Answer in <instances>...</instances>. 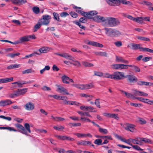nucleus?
<instances>
[{
    "mask_svg": "<svg viewBox=\"0 0 153 153\" xmlns=\"http://www.w3.org/2000/svg\"><path fill=\"white\" fill-rule=\"evenodd\" d=\"M131 45L132 47L131 48L133 50L139 49L140 51H142L143 47L140 46V44L132 43Z\"/></svg>",
    "mask_w": 153,
    "mask_h": 153,
    "instance_id": "14",
    "label": "nucleus"
},
{
    "mask_svg": "<svg viewBox=\"0 0 153 153\" xmlns=\"http://www.w3.org/2000/svg\"><path fill=\"white\" fill-rule=\"evenodd\" d=\"M104 30L105 31L106 34L109 36H116L121 35V33L116 29L105 27Z\"/></svg>",
    "mask_w": 153,
    "mask_h": 153,
    "instance_id": "2",
    "label": "nucleus"
},
{
    "mask_svg": "<svg viewBox=\"0 0 153 153\" xmlns=\"http://www.w3.org/2000/svg\"><path fill=\"white\" fill-rule=\"evenodd\" d=\"M106 24L109 27H114L119 25L120 22L117 19L112 17H108Z\"/></svg>",
    "mask_w": 153,
    "mask_h": 153,
    "instance_id": "3",
    "label": "nucleus"
},
{
    "mask_svg": "<svg viewBox=\"0 0 153 153\" xmlns=\"http://www.w3.org/2000/svg\"><path fill=\"white\" fill-rule=\"evenodd\" d=\"M117 6L120 5V3H122L123 4L128 5L130 4V2L128 1H127L126 0H117Z\"/></svg>",
    "mask_w": 153,
    "mask_h": 153,
    "instance_id": "27",
    "label": "nucleus"
},
{
    "mask_svg": "<svg viewBox=\"0 0 153 153\" xmlns=\"http://www.w3.org/2000/svg\"><path fill=\"white\" fill-rule=\"evenodd\" d=\"M42 24L40 22H39L36 24L34 26L33 29V32H36L41 27Z\"/></svg>",
    "mask_w": 153,
    "mask_h": 153,
    "instance_id": "29",
    "label": "nucleus"
},
{
    "mask_svg": "<svg viewBox=\"0 0 153 153\" xmlns=\"http://www.w3.org/2000/svg\"><path fill=\"white\" fill-rule=\"evenodd\" d=\"M53 128L56 130L60 131L64 129V127L62 126H54Z\"/></svg>",
    "mask_w": 153,
    "mask_h": 153,
    "instance_id": "54",
    "label": "nucleus"
},
{
    "mask_svg": "<svg viewBox=\"0 0 153 153\" xmlns=\"http://www.w3.org/2000/svg\"><path fill=\"white\" fill-rule=\"evenodd\" d=\"M56 137L59 139L61 140H66V136H65L56 135Z\"/></svg>",
    "mask_w": 153,
    "mask_h": 153,
    "instance_id": "61",
    "label": "nucleus"
},
{
    "mask_svg": "<svg viewBox=\"0 0 153 153\" xmlns=\"http://www.w3.org/2000/svg\"><path fill=\"white\" fill-rule=\"evenodd\" d=\"M133 148L137 150H143V149H141L139 146L137 145H133L132 146Z\"/></svg>",
    "mask_w": 153,
    "mask_h": 153,
    "instance_id": "62",
    "label": "nucleus"
},
{
    "mask_svg": "<svg viewBox=\"0 0 153 153\" xmlns=\"http://www.w3.org/2000/svg\"><path fill=\"white\" fill-rule=\"evenodd\" d=\"M107 3L111 6H117V0H106Z\"/></svg>",
    "mask_w": 153,
    "mask_h": 153,
    "instance_id": "22",
    "label": "nucleus"
},
{
    "mask_svg": "<svg viewBox=\"0 0 153 153\" xmlns=\"http://www.w3.org/2000/svg\"><path fill=\"white\" fill-rule=\"evenodd\" d=\"M145 5L147 6L148 7V9L151 10L153 4L151 2L146 1Z\"/></svg>",
    "mask_w": 153,
    "mask_h": 153,
    "instance_id": "43",
    "label": "nucleus"
},
{
    "mask_svg": "<svg viewBox=\"0 0 153 153\" xmlns=\"http://www.w3.org/2000/svg\"><path fill=\"white\" fill-rule=\"evenodd\" d=\"M132 138H129L127 140H126V139H125V140H124L123 142H125V143L132 146V144L131 143H132Z\"/></svg>",
    "mask_w": 153,
    "mask_h": 153,
    "instance_id": "50",
    "label": "nucleus"
},
{
    "mask_svg": "<svg viewBox=\"0 0 153 153\" xmlns=\"http://www.w3.org/2000/svg\"><path fill=\"white\" fill-rule=\"evenodd\" d=\"M68 125L70 127H72V126L76 127L80 126H81V124L80 123H69Z\"/></svg>",
    "mask_w": 153,
    "mask_h": 153,
    "instance_id": "41",
    "label": "nucleus"
},
{
    "mask_svg": "<svg viewBox=\"0 0 153 153\" xmlns=\"http://www.w3.org/2000/svg\"><path fill=\"white\" fill-rule=\"evenodd\" d=\"M33 12L36 14H37L39 12V9L38 7H33Z\"/></svg>",
    "mask_w": 153,
    "mask_h": 153,
    "instance_id": "48",
    "label": "nucleus"
},
{
    "mask_svg": "<svg viewBox=\"0 0 153 153\" xmlns=\"http://www.w3.org/2000/svg\"><path fill=\"white\" fill-rule=\"evenodd\" d=\"M100 99H97L96 100L94 103L96 106L99 108H100L101 107L100 105V102L99 101Z\"/></svg>",
    "mask_w": 153,
    "mask_h": 153,
    "instance_id": "51",
    "label": "nucleus"
},
{
    "mask_svg": "<svg viewBox=\"0 0 153 153\" xmlns=\"http://www.w3.org/2000/svg\"><path fill=\"white\" fill-rule=\"evenodd\" d=\"M27 91V88H24L23 89H18L16 91L17 94L18 96H19L22 95H23Z\"/></svg>",
    "mask_w": 153,
    "mask_h": 153,
    "instance_id": "16",
    "label": "nucleus"
},
{
    "mask_svg": "<svg viewBox=\"0 0 153 153\" xmlns=\"http://www.w3.org/2000/svg\"><path fill=\"white\" fill-rule=\"evenodd\" d=\"M13 80V78L11 77L6 78L0 79V84L1 83H7Z\"/></svg>",
    "mask_w": 153,
    "mask_h": 153,
    "instance_id": "20",
    "label": "nucleus"
},
{
    "mask_svg": "<svg viewBox=\"0 0 153 153\" xmlns=\"http://www.w3.org/2000/svg\"><path fill=\"white\" fill-rule=\"evenodd\" d=\"M48 97H53L54 98L56 99V100H60V96L57 95H48Z\"/></svg>",
    "mask_w": 153,
    "mask_h": 153,
    "instance_id": "52",
    "label": "nucleus"
},
{
    "mask_svg": "<svg viewBox=\"0 0 153 153\" xmlns=\"http://www.w3.org/2000/svg\"><path fill=\"white\" fill-rule=\"evenodd\" d=\"M82 65L86 67H92L94 66V64L92 63H89L86 62H82Z\"/></svg>",
    "mask_w": 153,
    "mask_h": 153,
    "instance_id": "44",
    "label": "nucleus"
},
{
    "mask_svg": "<svg viewBox=\"0 0 153 153\" xmlns=\"http://www.w3.org/2000/svg\"><path fill=\"white\" fill-rule=\"evenodd\" d=\"M56 91L59 93L63 95L69 94L68 90L63 87H59L57 88Z\"/></svg>",
    "mask_w": 153,
    "mask_h": 153,
    "instance_id": "10",
    "label": "nucleus"
},
{
    "mask_svg": "<svg viewBox=\"0 0 153 153\" xmlns=\"http://www.w3.org/2000/svg\"><path fill=\"white\" fill-rule=\"evenodd\" d=\"M51 16L48 15H45L42 16V18L39 21L42 25H47L50 22V19Z\"/></svg>",
    "mask_w": 153,
    "mask_h": 153,
    "instance_id": "5",
    "label": "nucleus"
},
{
    "mask_svg": "<svg viewBox=\"0 0 153 153\" xmlns=\"http://www.w3.org/2000/svg\"><path fill=\"white\" fill-rule=\"evenodd\" d=\"M88 109H87V111H88L90 112H96L97 110H96V109L94 108V107H92L88 106V107H87Z\"/></svg>",
    "mask_w": 153,
    "mask_h": 153,
    "instance_id": "38",
    "label": "nucleus"
},
{
    "mask_svg": "<svg viewBox=\"0 0 153 153\" xmlns=\"http://www.w3.org/2000/svg\"><path fill=\"white\" fill-rule=\"evenodd\" d=\"M108 17H104L100 16H97L95 20H97L99 22H105L106 24Z\"/></svg>",
    "mask_w": 153,
    "mask_h": 153,
    "instance_id": "12",
    "label": "nucleus"
},
{
    "mask_svg": "<svg viewBox=\"0 0 153 153\" xmlns=\"http://www.w3.org/2000/svg\"><path fill=\"white\" fill-rule=\"evenodd\" d=\"M122 92L124 93V94L126 96V97L128 98H131L132 96V94L130 93H127L124 91H122Z\"/></svg>",
    "mask_w": 153,
    "mask_h": 153,
    "instance_id": "60",
    "label": "nucleus"
},
{
    "mask_svg": "<svg viewBox=\"0 0 153 153\" xmlns=\"http://www.w3.org/2000/svg\"><path fill=\"white\" fill-rule=\"evenodd\" d=\"M54 54L73 61L74 62L72 63V64L75 66L78 67L81 66V64L79 61L75 60L74 57H72L71 55H69L68 53H55Z\"/></svg>",
    "mask_w": 153,
    "mask_h": 153,
    "instance_id": "1",
    "label": "nucleus"
},
{
    "mask_svg": "<svg viewBox=\"0 0 153 153\" xmlns=\"http://www.w3.org/2000/svg\"><path fill=\"white\" fill-rule=\"evenodd\" d=\"M137 38L138 39L143 41H149L150 40V39L149 38L144 36H137Z\"/></svg>",
    "mask_w": 153,
    "mask_h": 153,
    "instance_id": "36",
    "label": "nucleus"
},
{
    "mask_svg": "<svg viewBox=\"0 0 153 153\" xmlns=\"http://www.w3.org/2000/svg\"><path fill=\"white\" fill-rule=\"evenodd\" d=\"M137 122L140 124L143 125H145L147 123L146 121L143 118L141 117H138Z\"/></svg>",
    "mask_w": 153,
    "mask_h": 153,
    "instance_id": "18",
    "label": "nucleus"
},
{
    "mask_svg": "<svg viewBox=\"0 0 153 153\" xmlns=\"http://www.w3.org/2000/svg\"><path fill=\"white\" fill-rule=\"evenodd\" d=\"M110 117L113 118L117 120L119 119V117L118 116V114H111Z\"/></svg>",
    "mask_w": 153,
    "mask_h": 153,
    "instance_id": "56",
    "label": "nucleus"
},
{
    "mask_svg": "<svg viewBox=\"0 0 153 153\" xmlns=\"http://www.w3.org/2000/svg\"><path fill=\"white\" fill-rule=\"evenodd\" d=\"M48 48L47 47H43L40 48L39 51L41 53H46L48 51Z\"/></svg>",
    "mask_w": 153,
    "mask_h": 153,
    "instance_id": "34",
    "label": "nucleus"
},
{
    "mask_svg": "<svg viewBox=\"0 0 153 153\" xmlns=\"http://www.w3.org/2000/svg\"><path fill=\"white\" fill-rule=\"evenodd\" d=\"M132 143L134 144H136L139 145H142L141 142L139 141L138 139H134L132 138Z\"/></svg>",
    "mask_w": 153,
    "mask_h": 153,
    "instance_id": "35",
    "label": "nucleus"
},
{
    "mask_svg": "<svg viewBox=\"0 0 153 153\" xmlns=\"http://www.w3.org/2000/svg\"><path fill=\"white\" fill-rule=\"evenodd\" d=\"M76 12L81 14L82 15L85 17V12L79 9L76 10Z\"/></svg>",
    "mask_w": 153,
    "mask_h": 153,
    "instance_id": "57",
    "label": "nucleus"
},
{
    "mask_svg": "<svg viewBox=\"0 0 153 153\" xmlns=\"http://www.w3.org/2000/svg\"><path fill=\"white\" fill-rule=\"evenodd\" d=\"M69 15V14L65 12H62L60 14V16L62 17H65Z\"/></svg>",
    "mask_w": 153,
    "mask_h": 153,
    "instance_id": "64",
    "label": "nucleus"
},
{
    "mask_svg": "<svg viewBox=\"0 0 153 153\" xmlns=\"http://www.w3.org/2000/svg\"><path fill=\"white\" fill-rule=\"evenodd\" d=\"M94 75L101 77L103 76V74L101 72L94 71Z\"/></svg>",
    "mask_w": 153,
    "mask_h": 153,
    "instance_id": "49",
    "label": "nucleus"
},
{
    "mask_svg": "<svg viewBox=\"0 0 153 153\" xmlns=\"http://www.w3.org/2000/svg\"><path fill=\"white\" fill-rule=\"evenodd\" d=\"M15 126L18 128V131L23 134L27 135V132L24 128L22 125L17 123L15 125Z\"/></svg>",
    "mask_w": 153,
    "mask_h": 153,
    "instance_id": "6",
    "label": "nucleus"
},
{
    "mask_svg": "<svg viewBox=\"0 0 153 153\" xmlns=\"http://www.w3.org/2000/svg\"><path fill=\"white\" fill-rule=\"evenodd\" d=\"M31 81H19L18 82H16L12 83V84H17L18 85H23L24 84L30 83Z\"/></svg>",
    "mask_w": 153,
    "mask_h": 153,
    "instance_id": "25",
    "label": "nucleus"
},
{
    "mask_svg": "<svg viewBox=\"0 0 153 153\" xmlns=\"http://www.w3.org/2000/svg\"><path fill=\"white\" fill-rule=\"evenodd\" d=\"M114 44L117 47L121 46L122 45V42L120 41H118L114 42Z\"/></svg>",
    "mask_w": 153,
    "mask_h": 153,
    "instance_id": "59",
    "label": "nucleus"
},
{
    "mask_svg": "<svg viewBox=\"0 0 153 153\" xmlns=\"http://www.w3.org/2000/svg\"><path fill=\"white\" fill-rule=\"evenodd\" d=\"M138 100L145 103L150 104L151 101L147 99H144L142 97H139Z\"/></svg>",
    "mask_w": 153,
    "mask_h": 153,
    "instance_id": "32",
    "label": "nucleus"
},
{
    "mask_svg": "<svg viewBox=\"0 0 153 153\" xmlns=\"http://www.w3.org/2000/svg\"><path fill=\"white\" fill-rule=\"evenodd\" d=\"M62 82L68 84L74 82L73 80L72 79H70L65 75H64L62 77Z\"/></svg>",
    "mask_w": 153,
    "mask_h": 153,
    "instance_id": "9",
    "label": "nucleus"
},
{
    "mask_svg": "<svg viewBox=\"0 0 153 153\" xmlns=\"http://www.w3.org/2000/svg\"><path fill=\"white\" fill-rule=\"evenodd\" d=\"M126 77H128V80L130 82H136L137 81V79L136 77L132 75H128L126 76Z\"/></svg>",
    "mask_w": 153,
    "mask_h": 153,
    "instance_id": "19",
    "label": "nucleus"
},
{
    "mask_svg": "<svg viewBox=\"0 0 153 153\" xmlns=\"http://www.w3.org/2000/svg\"><path fill=\"white\" fill-rule=\"evenodd\" d=\"M112 79L117 80L123 79L126 78L123 72L118 71L115 72L112 74Z\"/></svg>",
    "mask_w": 153,
    "mask_h": 153,
    "instance_id": "4",
    "label": "nucleus"
},
{
    "mask_svg": "<svg viewBox=\"0 0 153 153\" xmlns=\"http://www.w3.org/2000/svg\"><path fill=\"white\" fill-rule=\"evenodd\" d=\"M134 21L138 23H141L143 22L142 17L135 18L134 19Z\"/></svg>",
    "mask_w": 153,
    "mask_h": 153,
    "instance_id": "46",
    "label": "nucleus"
},
{
    "mask_svg": "<svg viewBox=\"0 0 153 153\" xmlns=\"http://www.w3.org/2000/svg\"><path fill=\"white\" fill-rule=\"evenodd\" d=\"M125 128L126 130L130 131L132 132L134 131L135 127V125L132 124L126 123L125 124Z\"/></svg>",
    "mask_w": 153,
    "mask_h": 153,
    "instance_id": "8",
    "label": "nucleus"
},
{
    "mask_svg": "<svg viewBox=\"0 0 153 153\" xmlns=\"http://www.w3.org/2000/svg\"><path fill=\"white\" fill-rule=\"evenodd\" d=\"M27 2L26 0H13L12 2L15 4H22Z\"/></svg>",
    "mask_w": 153,
    "mask_h": 153,
    "instance_id": "24",
    "label": "nucleus"
},
{
    "mask_svg": "<svg viewBox=\"0 0 153 153\" xmlns=\"http://www.w3.org/2000/svg\"><path fill=\"white\" fill-rule=\"evenodd\" d=\"M30 36H25L20 38L19 40L15 41V42H18L19 43L18 44L25 42L29 40V39L30 38Z\"/></svg>",
    "mask_w": 153,
    "mask_h": 153,
    "instance_id": "15",
    "label": "nucleus"
},
{
    "mask_svg": "<svg viewBox=\"0 0 153 153\" xmlns=\"http://www.w3.org/2000/svg\"><path fill=\"white\" fill-rule=\"evenodd\" d=\"M80 95L81 97H84L87 98H88V97H90V99H87L88 101H89L92 100L93 97L92 95H88L85 94H80Z\"/></svg>",
    "mask_w": 153,
    "mask_h": 153,
    "instance_id": "28",
    "label": "nucleus"
},
{
    "mask_svg": "<svg viewBox=\"0 0 153 153\" xmlns=\"http://www.w3.org/2000/svg\"><path fill=\"white\" fill-rule=\"evenodd\" d=\"M81 119L83 121L88 122H91V120L87 117H81Z\"/></svg>",
    "mask_w": 153,
    "mask_h": 153,
    "instance_id": "55",
    "label": "nucleus"
},
{
    "mask_svg": "<svg viewBox=\"0 0 153 153\" xmlns=\"http://www.w3.org/2000/svg\"><path fill=\"white\" fill-rule=\"evenodd\" d=\"M142 51L148 52L150 53H153V50L146 48H143Z\"/></svg>",
    "mask_w": 153,
    "mask_h": 153,
    "instance_id": "45",
    "label": "nucleus"
},
{
    "mask_svg": "<svg viewBox=\"0 0 153 153\" xmlns=\"http://www.w3.org/2000/svg\"><path fill=\"white\" fill-rule=\"evenodd\" d=\"M102 140L100 139H96L94 142V144L98 145H102Z\"/></svg>",
    "mask_w": 153,
    "mask_h": 153,
    "instance_id": "42",
    "label": "nucleus"
},
{
    "mask_svg": "<svg viewBox=\"0 0 153 153\" xmlns=\"http://www.w3.org/2000/svg\"><path fill=\"white\" fill-rule=\"evenodd\" d=\"M12 102L10 100H2L0 101V106H6L11 104Z\"/></svg>",
    "mask_w": 153,
    "mask_h": 153,
    "instance_id": "17",
    "label": "nucleus"
},
{
    "mask_svg": "<svg viewBox=\"0 0 153 153\" xmlns=\"http://www.w3.org/2000/svg\"><path fill=\"white\" fill-rule=\"evenodd\" d=\"M85 43L88 45H91L93 46L98 47L100 48L103 47V45L100 43L93 41H91L89 40L86 41Z\"/></svg>",
    "mask_w": 153,
    "mask_h": 153,
    "instance_id": "11",
    "label": "nucleus"
},
{
    "mask_svg": "<svg viewBox=\"0 0 153 153\" xmlns=\"http://www.w3.org/2000/svg\"><path fill=\"white\" fill-rule=\"evenodd\" d=\"M53 19L58 22H61V20H60L59 18V16L58 14L55 12H54L53 13Z\"/></svg>",
    "mask_w": 153,
    "mask_h": 153,
    "instance_id": "31",
    "label": "nucleus"
},
{
    "mask_svg": "<svg viewBox=\"0 0 153 153\" xmlns=\"http://www.w3.org/2000/svg\"><path fill=\"white\" fill-rule=\"evenodd\" d=\"M116 61L118 62H121L127 64L129 63L128 61L123 59L121 57H118L117 56H116Z\"/></svg>",
    "mask_w": 153,
    "mask_h": 153,
    "instance_id": "21",
    "label": "nucleus"
},
{
    "mask_svg": "<svg viewBox=\"0 0 153 153\" xmlns=\"http://www.w3.org/2000/svg\"><path fill=\"white\" fill-rule=\"evenodd\" d=\"M24 107L26 110H31L34 109V105L33 103L29 102L24 106Z\"/></svg>",
    "mask_w": 153,
    "mask_h": 153,
    "instance_id": "13",
    "label": "nucleus"
},
{
    "mask_svg": "<svg viewBox=\"0 0 153 153\" xmlns=\"http://www.w3.org/2000/svg\"><path fill=\"white\" fill-rule=\"evenodd\" d=\"M25 128L27 132H28L29 133H30L31 132V130L30 129V126L29 124L28 123H25L24 124Z\"/></svg>",
    "mask_w": 153,
    "mask_h": 153,
    "instance_id": "33",
    "label": "nucleus"
},
{
    "mask_svg": "<svg viewBox=\"0 0 153 153\" xmlns=\"http://www.w3.org/2000/svg\"><path fill=\"white\" fill-rule=\"evenodd\" d=\"M0 41L2 42H7L8 43H10L11 44H18V43H19V42H11L10 41L7 40H0Z\"/></svg>",
    "mask_w": 153,
    "mask_h": 153,
    "instance_id": "53",
    "label": "nucleus"
},
{
    "mask_svg": "<svg viewBox=\"0 0 153 153\" xmlns=\"http://www.w3.org/2000/svg\"><path fill=\"white\" fill-rule=\"evenodd\" d=\"M74 135L77 136L78 138H85V133H75L74 134Z\"/></svg>",
    "mask_w": 153,
    "mask_h": 153,
    "instance_id": "39",
    "label": "nucleus"
},
{
    "mask_svg": "<svg viewBox=\"0 0 153 153\" xmlns=\"http://www.w3.org/2000/svg\"><path fill=\"white\" fill-rule=\"evenodd\" d=\"M32 72L33 71H32V69H29L23 71H22V73L23 74H28Z\"/></svg>",
    "mask_w": 153,
    "mask_h": 153,
    "instance_id": "58",
    "label": "nucleus"
},
{
    "mask_svg": "<svg viewBox=\"0 0 153 153\" xmlns=\"http://www.w3.org/2000/svg\"><path fill=\"white\" fill-rule=\"evenodd\" d=\"M86 18L81 17V18L79 20V22H81L82 23H85L86 22L87 19Z\"/></svg>",
    "mask_w": 153,
    "mask_h": 153,
    "instance_id": "63",
    "label": "nucleus"
},
{
    "mask_svg": "<svg viewBox=\"0 0 153 153\" xmlns=\"http://www.w3.org/2000/svg\"><path fill=\"white\" fill-rule=\"evenodd\" d=\"M137 85H148L151 86L153 85L151 82H148L145 81H139L137 83Z\"/></svg>",
    "mask_w": 153,
    "mask_h": 153,
    "instance_id": "23",
    "label": "nucleus"
},
{
    "mask_svg": "<svg viewBox=\"0 0 153 153\" xmlns=\"http://www.w3.org/2000/svg\"><path fill=\"white\" fill-rule=\"evenodd\" d=\"M20 55L19 52H17L16 53H9L7 55V56H9L11 58H14L16 56H18Z\"/></svg>",
    "mask_w": 153,
    "mask_h": 153,
    "instance_id": "30",
    "label": "nucleus"
},
{
    "mask_svg": "<svg viewBox=\"0 0 153 153\" xmlns=\"http://www.w3.org/2000/svg\"><path fill=\"white\" fill-rule=\"evenodd\" d=\"M73 22L74 23L78 25L80 28H81L84 30L85 29V26H84L80 24V23L79 22V21H74Z\"/></svg>",
    "mask_w": 153,
    "mask_h": 153,
    "instance_id": "37",
    "label": "nucleus"
},
{
    "mask_svg": "<svg viewBox=\"0 0 153 153\" xmlns=\"http://www.w3.org/2000/svg\"><path fill=\"white\" fill-rule=\"evenodd\" d=\"M98 12L95 11H91L88 12H85V17L87 18L91 19L94 16L97 15Z\"/></svg>",
    "mask_w": 153,
    "mask_h": 153,
    "instance_id": "7",
    "label": "nucleus"
},
{
    "mask_svg": "<svg viewBox=\"0 0 153 153\" xmlns=\"http://www.w3.org/2000/svg\"><path fill=\"white\" fill-rule=\"evenodd\" d=\"M86 140H81L77 141L76 144L78 146H86Z\"/></svg>",
    "mask_w": 153,
    "mask_h": 153,
    "instance_id": "40",
    "label": "nucleus"
},
{
    "mask_svg": "<svg viewBox=\"0 0 153 153\" xmlns=\"http://www.w3.org/2000/svg\"><path fill=\"white\" fill-rule=\"evenodd\" d=\"M99 131L101 133L104 134H106L108 133L107 130L105 128H100Z\"/></svg>",
    "mask_w": 153,
    "mask_h": 153,
    "instance_id": "47",
    "label": "nucleus"
},
{
    "mask_svg": "<svg viewBox=\"0 0 153 153\" xmlns=\"http://www.w3.org/2000/svg\"><path fill=\"white\" fill-rule=\"evenodd\" d=\"M139 139L140 141L144 142L146 143H152L151 140L148 138H139Z\"/></svg>",
    "mask_w": 153,
    "mask_h": 153,
    "instance_id": "26",
    "label": "nucleus"
}]
</instances>
